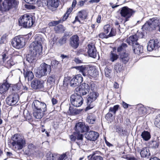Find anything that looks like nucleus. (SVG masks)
Segmentation results:
<instances>
[{"instance_id": "nucleus-1", "label": "nucleus", "mask_w": 160, "mask_h": 160, "mask_svg": "<svg viewBox=\"0 0 160 160\" xmlns=\"http://www.w3.org/2000/svg\"><path fill=\"white\" fill-rule=\"evenodd\" d=\"M32 107L33 110V116L37 119L41 118L47 111L46 104L43 102L37 100L33 101Z\"/></svg>"}, {"instance_id": "nucleus-2", "label": "nucleus", "mask_w": 160, "mask_h": 160, "mask_svg": "<svg viewBox=\"0 0 160 160\" xmlns=\"http://www.w3.org/2000/svg\"><path fill=\"white\" fill-rule=\"evenodd\" d=\"M42 39L38 37L35 41L32 42L29 46L30 51L34 52L37 55H41L42 53Z\"/></svg>"}, {"instance_id": "nucleus-3", "label": "nucleus", "mask_w": 160, "mask_h": 160, "mask_svg": "<svg viewBox=\"0 0 160 160\" xmlns=\"http://www.w3.org/2000/svg\"><path fill=\"white\" fill-rule=\"evenodd\" d=\"M160 25V19L156 17L150 18L143 25L142 28V31H151Z\"/></svg>"}, {"instance_id": "nucleus-4", "label": "nucleus", "mask_w": 160, "mask_h": 160, "mask_svg": "<svg viewBox=\"0 0 160 160\" xmlns=\"http://www.w3.org/2000/svg\"><path fill=\"white\" fill-rule=\"evenodd\" d=\"M51 72V66L45 62L42 63L35 72V75L37 77L41 78L42 77L47 75Z\"/></svg>"}, {"instance_id": "nucleus-5", "label": "nucleus", "mask_w": 160, "mask_h": 160, "mask_svg": "<svg viewBox=\"0 0 160 160\" xmlns=\"http://www.w3.org/2000/svg\"><path fill=\"white\" fill-rule=\"evenodd\" d=\"M12 142L11 144L13 146H15L18 150H21L25 146V139L18 134H16L11 137Z\"/></svg>"}, {"instance_id": "nucleus-6", "label": "nucleus", "mask_w": 160, "mask_h": 160, "mask_svg": "<svg viewBox=\"0 0 160 160\" xmlns=\"http://www.w3.org/2000/svg\"><path fill=\"white\" fill-rule=\"evenodd\" d=\"M19 25L24 28H30L33 25L34 22L32 16L25 14L20 17L18 19Z\"/></svg>"}, {"instance_id": "nucleus-7", "label": "nucleus", "mask_w": 160, "mask_h": 160, "mask_svg": "<svg viewBox=\"0 0 160 160\" xmlns=\"http://www.w3.org/2000/svg\"><path fill=\"white\" fill-rule=\"evenodd\" d=\"M70 100L72 105L76 107L81 106L83 101V98L81 95L77 93L73 94L70 96Z\"/></svg>"}, {"instance_id": "nucleus-8", "label": "nucleus", "mask_w": 160, "mask_h": 160, "mask_svg": "<svg viewBox=\"0 0 160 160\" xmlns=\"http://www.w3.org/2000/svg\"><path fill=\"white\" fill-rule=\"evenodd\" d=\"M135 11L128 7L124 6L121 8L120 14L121 16L125 18L124 23L128 21Z\"/></svg>"}, {"instance_id": "nucleus-9", "label": "nucleus", "mask_w": 160, "mask_h": 160, "mask_svg": "<svg viewBox=\"0 0 160 160\" xmlns=\"http://www.w3.org/2000/svg\"><path fill=\"white\" fill-rule=\"evenodd\" d=\"M99 96V94L97 92L92 91L90 92L87 98V103L88 105L85 108L86 111H88L93 107L94 105L91 104L97 99Z\"/></svg>"}, {"instance_id": "nucleus-10", "label": "nucleus", "mask_w": 160, "mask_h": 160, "mask_svg": "<svg viewBox=\"0 0 160 160\" xmlns=\"http://www.w3.org/2000/svg\"><path fill=\"white\" fill-rule=\"evenodd\" d=\"M23 39L21 36H16L11 41V44L14 48L20 49L23 48L25 45Z\"/></svg>"}, {"instance_id": "nucleus-11", "label": "nucleus", "mask_w": 160, "mask_h": 160, "mask_svg": "<svg viewBox=\"0 0 160 160\" xmlns=\"http://www.w3.org/2000/svg\"><path fill=\"white\" fill-rule=\"evenodd\" d=\"M19 99L18 93H13L9 95L6 99V103L10 106H12L16 104Z\"/></svg>"}, {"instance_id": "nucleus-12", "label": "nucleus", "mask_w": 160, "mask_h": 160, "mask_svg": "<svg viewBox=\"0 0 160 160\" xmlns=\"http://www.w3.org/2000/svg\"><path fill=\"white\" fill-rule=\"evenodd\" d=\"M90 89L89 85L87 83H83L79 87H77L75 89V91L81 95H84L89 92Z\"/></svg>"}, {"instance_id": "nucleus-13", "label": "nucleus", "mask_w": 160, "mask_h": 160, "mask_svg": "<svg viewBox=\"0 0 160 160\" xmlns=\"http://www.w3.org/2000/svg\"><path fill=\"white\" fill-rule=\"evenodd\" d=\"M159 40L158 39H150L148 43L147 49L148 51L151 52L156 50L159 47Z\"/></svg>"}, {"instance_id": "nucleus-14", "label": "nucleus", "mask_w": 160, "mask_h": 160, "mask_svg": "<svg viewBox=\"0 0 160 160\" xmlns=\"http://www.w3.org/2000/svg\"><path fill=\"white\" fill-rule=\"evenodd\" d=\"M74 129L75 132L82 133L88 131L89 128L88 125H85L83 122H79L76 123Z\"/></svg>"}, {"instance_id": "nucleus-15", "label": "nucleus", "mask_w": 160, "mask_h": 160, "mask_svg": "<svg viewBox=\"0 0 160 160\" xmlns=\"http://www.w3.org/2000/svg\"><path fill=\"white\" fill-rule=\"evenodd\" d=\"M83 78L80 74L75 75L73 78H71L70 82V86L75 87L78 86L82 82Z\"/></svg>"}, {"instance_id": "nucleus-16", "label": "nucleus", "mask_w": 160, "mask_h": 160, "mask_svg": "<svg viewBox=\"0 0 160 160\" xmlns=\"http://www.w3.org/2000/svg\"><path fill=\"white\" fill-rule=\"evenodd\" d=\"M44 82L38 79L35 78L31 81V87L35 90H42L44 88Z\"/></svg>"}, {"instance_id": "nucleus-17", "label": "nucleus", "mask_w": 160, "mask_h": 160, "mask_svg": "<svg viewBox=\"0 0 160 160\" xmlns=\"http://www.w3.org/2000/svg\"><path fill=\"white\" fill-rule=\"evenodd\" d=\"M74 68L79 71L84 76H92V70L85 66H79L74 67Z\"/></svg>"}, {"instance_id": "nucleus-18", "label": "nucleus", "mask_w": 160, "mask_h": 160, "mask_svg": "<svg viewBox=\"0 0 160 160\" xmlns=\"http://www.w3.org/2000/svg\"><path fill=\"white\" fill-rule=\"evenodd\" d=\"M134 107L138 110V113L140 115L150 112H149V110H151L152 109H153V108L148 107H144L141 104L136 105Z\"/></svg>"}, {"instance_id": "nucleus-19", "label": "nucleus", "mask_w": 160, "mask_h": 160, "mask_svg": "<svg viewBox=\"0 0 160 160\" xmlns=\"http://www.w3.org/2000/svg\"><path fill=\"white\" fill-rule=\"evenodd\" d=\"M69 45L73 49L77 48L79 45V38L77 35H74L69 39Z\"/></svg>"}, {"instance_id": "nucleus-20", "label": "nucleus", "mask_w": 160, "mask_h": 160, "mask_svg": "<svg viewBox=\"0 0 160 160\" xmlns=\"http://www.w3.org/2000/svg\"><path fill=\"white\" fill-rule=\"evenodd\" d=\"M99 136L98 133L95 131H90L86 132L85 137L87 140L95 141Z\"/></svg>"}, {"instance_id": "nucleus-21", "label": "nucleus", "mask_w": 160, "mask_h": 160, "mask_svg": "<svg viewBox=\"0 0 160 160\" xmlns=\"http://www.w3.org/2000/svg\"><path fill=\"white\" fill-rule=\"evenodd\" d=\"M88 51L87 53L88 56L93 58H95L96 57L97 50L94 46L92 44H89L88 45Z\"/></svg>"}, {"instance_id": "nucleus-22", "label": "nucleus", "mask_w": 160, "mask_h": 160, "mask_svg": "<svg viewBox=\"0 0 160 160\" xmlns=\"http://www.w3.org/2000/svg\"><path fill=\"white\" fill-rule=\"evenodd\" d=\"M37 56L34 52L30 51L29 53L26 55L25 59L30 64L34 63L36 61Z\"/></svg>"}, {"instance_id": "nucleus-23", "label": "nucleus", "mask_w": 160, "mask_h": 160, "mask_svg": "<svg viewBox=\"0 0 160 160\" xmlns=\"http://www.w3.org/2000/svg\"><path fill=\"white\" fill-rule=\"evenodd\" d=\"M11 8H12L5 0L0 6V15H2L4 12L8 11Z\"/></svg>"}, {"instance_id": "nucleus-24", "label": "nucleus", "mask_w": 160, "mask_h": 160, "mask_svg": "<svg viewBox=\"0 0 160 160\" xmlns=\"http://www.w3.org/2000/svg\"><path fill=\"white\" fill-rule=\"evenodd\" d=\"M23 74L26 80H27L28 81L33 80L34 75L32 71L27 70H25V69H23Z\"/></svg>"}, {"instance_id": "nucleus-25", "label": "nucleus", "mask_w": 160, "mask_h": 160, "mask_svg": "<svg viewBox=\"0 0 160 160\" xmlns=\"http://www.w3.org/2000/svg\"><path fill=\"white\" fill-rule=\"evenodd\" d=\"M138 39V38L137 35H133L130 36L126 40V41L129 45H132V46L133 47V45L138 43L137 42Z\"/></svg>"}, {"instance_id": "nucleus-26", "label": "nucleus", "mask_w": 160, "mask_h": 160, "mask_svg": "<svg viewBox=\"0 0 160 160\" xmlns=\"http://www.w3.org/2000/svg\"><path fill=\"white\" fill-rule=\"evenodd\" d=\"M119 59L121 62L124 64L127 63L129 59V54L126 52L119 53Z\"/></svg>"}, {"instance_id": "nucleus-27", "label": "nucleus", "mask_w": 160, "mask_h": 160, "mask_svg": "<svg viewBox=\"0 0 160 160\" xmlns=\"http://www.w3.org/2000/svg\"><path fill=\"white\" fill-rule=\"evenodd\" d=\"M59 0H48L46 1L47 6L50 9L52 8H57L59 5Z\"/></svg>"}, {"instance_id": "nucleus-28", "label": "nucleus", "mask_w": 160, "mask_h": 160, "mask_svg": "<svg viewBox=\"0 0 160 160\" xmlns=\"http://www.w3.org/2000/svg\"><path fill=\"white\" fill-rule=\"evenodd\" d=\"M132 48L135 54H139L143 52V46L139 45L138 43L133 45Z\"/></svg>"}, {"instance_id": "nucleus-29", "label": "nucleus", "mask_w": 160, "mask_h": 160, "mask_svg": "<svg viewBox=\"0 0 160 160\" xmlns=\"http://www.w3.org/2000/svg\"><path fill=\"white\" fill-rule=\"evenodd\" d=\"M150 145L152 148L154 149H156L160 147V136L157 137L156 140H152Z\"/></svg>"}, {"instance_id": "nucleus-30", "label": "nucleus", "mask_w": 160, "mask_h": 160, "mask_svg": "<svg viewBox=\"0 0 160 160\" xmlns=\"http://www.w3.org/2000/svg\"><path fill=\"white\" fill-rule=\"evenodd\" d=\"M82 110L78 109L72 106L70 104L68 113L71 115H75L79 114Z\"/></svg>"}, {"instance_id": "nucleus-31", "label": "nucleus", "mask_w": 160, "mask_h": 160, "mask_svg": "<svg viewBox=\"0 0 160 160\" xmlns=\"http://www.w3.org/2000/svg\"><path fill=\"white\" fill-rule=\"evenodd\" d=\"M10 87V85L6 82L0 85V93L1 94L5 93Z\"/></svg>"}, {"instance_id": "nucleus-32", "label": "nucleus", "mask_w": 160, "mask_h": 160, "mask_svg": "<svg viewBox=\"0 0 160 160\" xmlns=\"http://www.w3.org/2000/svg\"><path fill=\"white\" fill-rule=\"evenodd\" d=\"M48 74L47 82L52 85H54L55 83V81L56 80V76L55 74H52L51 72Z\"/></svg>"}, {"instance_id": "nucleus-33", "label": "nucleus", "mask_w": 160, "mask_h": 160, "mask_svg": "<svg viewBox=\"0 0 160 160\" xmlns=\"http://www.w3.org/2000/svg\"><path fill=\"white\" fill-rule=\"evenodd\" d=\"M66 28L62 24H59L54 28V30L57 33H62L65 31Z\"/></svg>"}, {"instance_id": "nucleus-34", "label": "nucleus", "mask_w": 160, "mask_h": 160, "mask_svg": "<svg viewBox=\"0 0 160 160\" xmlns=\"http://www.w3.org/2000/svg\"><path fill=\"white\" fill-rule=\"evenodd\" d=\"M141 136L143 139L145 141H148L151 138L150 133L148 131L145 130L142 132Z\"/></svg>"}, {"instance_id": "nucleus-35", "label": "nucleus", "mask_w": 160, "mask_h": 160, "mask_svg": "<svg viewBox=\"0 0 160 160\" xmlns=\"http://www.w3.org/2000/svg\"><path fill=\"white\" fill-rule=\"evenodd\" d=\"M116 132L120 136H124L126 135L127 131L126 129H124L122 127L119 126H117L116 128Z\"/></svg>"}, {"instance_id": "nucleus-36", "label": "nucleus", "mask_w": 160, "mask_h": 160, "mask_svg": "<svg viewBox=\"0 0 160 160\" xmlns=\"http://www.w3.org/2000/svg\"><path fill=\"white\" fill-rule=\"evenodd\" d=\"M96 117L93 114L88 115L86 119V121L89 124H92L95 123L96 120Z\"/></svg>"}, {"instance_id": "nucleus-37", "label": "nucleus", "mask_w": 160, "mask_h": 160, "mask_svg": "<svg viewBox=\"0 0 160 160\" xmlns=\"http://www.w3.org/2000/svg\"><path fill=\"white\" fill-rule=\"evenodd\" d=\"M149 150L147 147L142 148L141 150L140 154L142 157L144 158L149 156L150 153L149 152Z\"/></svg>"}, {"instance_id": "nucleus-38", "label": "nucleus", "mask_w": 160, "mask_h": 160, "mask_svg": "<svg viewBox=\"0 0 160 160\" xmlns=\"http://www.w3.org/2000/svg\"><path fill=\"white\" fill-rule=\"evenodd\" d=\"M51 65L50 66H51V67H52V68L54 69L59 68L61 66L60 62L56 60H52L51 61Z\"/></svg>"}, {"instance_id": "nucleus-39", "label": "nucleus", "mask_w": 160, "mask_h": 160, "mask_svg": "<svg viewBox=\"0 0 160 160\" xmlns=\"http://www.w3.org/2000/svg\"><path fill=\"white\" fill-rule=\"evenodd\" d=\"M5 1L8 3L12 8H16L19 4V1L18 0H5Z\"/></svg>"}, {"instance_id": "nucleus-40", "label": "nucleus", "mask_w": 160, "mask_h": 160, "mask_svg": "<svg viewBox=\"0 0 160 160\" xmlns=\"http://www.w3.org/2000/svg\"><path fill=\"white\" fill-rule=\"evenodd\" d=\"M127 44L124 43H122L120 46H119L117 49V52L119 53H121V52H125L126 49L127 47Z\"/></svg>"}, {"instance_id": "nucleus-41", "label": "nucleus", "mask_w": 160, "mask_h": 160, "mask_svg": "<svg viewBox=\"0 0 160 160\" xmlns=\"http://www.w3.org/2000/svg\"><path fill=\"white\" fill-rule=\"evenodd\" d=\"M78 15L81 19L83 20L86 19L87 17V15L86 10H82L78 12Z\"/></svg>"}, {"instance_id": "nucleus-42", "label": "nucleus", "mask_w": 160, "mask_h": 160, "mask_svg": "<svg viewBox=\"0 0 160 160\" xmlns=\"http://www.w3.org/2000/svg\"><path fill=\"white\" fill-rule=\"evenodd\" d=\"M20 85L19 83L12 85L11 86L12 91L15 92H13L14 93H17L18 91L20 89Z\"/></svg>"}, {"instance_id": "nucleus-43", "label": "nucleus", "mask_w": 160, "mask_h": 160, "mask_svg": "<svg viewBox=\"0 0 160 160\" xmlns=\"http://www.w3.org/2000/svg\"><path fill=\"white\" fill-rule=\"evenodd\" d=\"M57 154L55 153H51V152H49L47 153L46 155V159L45 160H55V157Z\"/></svg>"}, {"instance_id": "nucleus-44", "label": "nucleus", "mask_w": 160, "mask_h": 160, "mask_svg": "<svg viewBox=\"0 0 160 160\" xmlns=\"http://www.w3.org/2000/svg\"><path fill=\"white\" fill-rule=\"evenodd\" d=\"M88 160H103L102 158L100 156L90 155L88 156Z\"/></svg>"}, {"instance_id": "nucleus-45", "label": "nucleus", "mask_w": 160, "mask_h": 160, "mask_svg": "<svg viewBox=\"0 0 160 160\" xmlns=\"http://www.w3.org/2000/svg\"><path fill=\"white\" fill-rule=\"evenodd\" d=\"M119 107V105H114L112 107H111L109 109V112H112L113 114L115 115L117 111H118Z\"/></svg>"}, {"instance_id": "nucleus-46", "label": "nucleus", "mask_w": 160, "mask_h": 160, "mask_svg": "<svg viewBox=\"0 0 160 160\" xmlns=\"http://www.w3.org/2000/svg\"><path fill=\"white\" fill-rule=\"evenodd\" d=\"M113 114H112L109 112L108 113L106 114L105 118L107 120L111 122L114 118V116H113Z\"/></svg>"}, {"instance_id": "nucleus-47", "label": "nucleus", "mask_w": 160, "mask_h": 160, "mask_svg": "<svg viewBox=\"0 0 160 160\" xmlns=\"http://www.w3.org/2000/svg\"><path fill=\"white\" fill-rule=\"evenodd\" d=\"M123 66L122 64L121 65L119 63H117L114 66V68L116 72H120L123 69Z\"/></svg>"}, {"instance_id": "nucleus-48", "label": "nucleus", "mask_w": 160, "mask_h": 160, "mask_svg": "<svg viewBox=\"0 0 160 160\" xmlns=\"http://www.w3.org/2000/svg\"><path fill=\"white\" fill-rule=\"evenodd\" d=\"M104 73L105 76L109 77L112 75V70L108 67H106L104 69Z\"/></svg>"}, {"instance_id": "nucleus-49", "label": "nucleus", "mask_w": 160, "mask_h": 160, "mask_svg": "<svg viewBox=\"0 0 160 160\" xmlns=\"http://www.w3.org/2000/svg\"><path fill=\"white\" fill-rule=\"evenodd\" d=\"M71 78L69 77H65L63 81V85L64 87L68 86L69 83L70 84V82Z\"/></svg>"}, {"instance_id": "nucleus-50", "label": "nucleus", "mask_w": 160, "mask_h": 160, "mask_svg": "<svg viewBox=\"0 0 160 160\" xmlns=\"http://www.w3.org/2000/svg\"><path fill=\"white\" fill-rule=\"evenodd\" d=\"M110 60L113 62L118 58V56L116 54L111 52L110 55Z\"/></svg>"}, {"instance_id": "nucleus-51", "label": "nucleus", "mask_w": 160, "mask_h": 160, "mask_svg": "<svg viewBox=\"0 0 160 160\" xmlns=\"http://www.w3.org/2000/svg\"><path fill=\"white\" fill-rule=\"evenodd\" d=\"M62 21L61 20H59L57 21H53L49 22L48 24V25L50 27L55 26L61 23Z\"/></svg>"}, {"instance_id": "nucleus-52", "label": "nucleus", "mask_w": 160, "mask_h": 160, "mask_svg": "<svg viewBox=\"0 0 160 160\" xmlns=\"http://www.w3.org/2000/svg\"><path fill=\"white\" fill-rule=\"evenodd\" d=\"M8 35L6 33L4 34L0 39V44L5 43L7 42V38Z\"/></svg>"}, {"instance_id": "nucleus-53", "label": "nucleus", "mask_w": 160, "mask_h": 160, "mask_svg": "<svg viewBox=\"0 0 160 160\" xmlns=\"http://www.w3.org/2000/svg\"><path fill=\"white\" fill-rule=\"evenodd\" d=\"M81 133L74 132H73V134L76 136V139L78 140H82L83 135L82 134H81Z\"/></svg>"}, {"instance_id": "nucleus-54", "label": "nucleus", "mask_w": 160, "mask_h": 160, "mask_svg": "<svg viewBox=\"0 0 160 160\" xmlns=\"http://www.w3.org/2000/svg\"><path fill=\"white\" fill-rule=\"evenodd\" d=\"M29 34H27L24 36H21V38L23 39L24 40V43L25 44V42H27L29 40L30 37Z\"/></svg>"}, {"instance_id": "nucleus-55", "label": "nucleus", "mask_w": 160, "mask_h": 160, "mask_svg": "<svg viewBox=\"0 0 160 160\" xmlns=\"http://www.w3.org/2000/svg\"><path fill=\"white\" fill-rule=\"evenodd\" d=\"M67 39V38H66L63 36L62 38L59 39L58 42L61 45H62L66 42Z\"/></svg>"}, {"instance_id": "nucleus-56", "label": "nucleus", "mask_w": 160, "mask_h": 160, "mask_svg": "<svg viewBox=\"0 0 160 160\" xmlns=\"http://www.w3.org/2000/svg\"><path fill=\"white\" fill-rule=\"evenodd\" d=\"M104 32L106 33L107 34L109 32L110 29V28L109 25L108 24L105 25L103 27Z\"/></svg>"}, {"instance_id": "nucleus-57", "label": "nucleus", "mask_w": 160, "mask_h": 160, "mask_svg": "<svg viewBox=\"0 0 160 160\" xmlns=\"http://www.w3.org/2000/svg\"><path fill=\"white\" fill-rule=\"evenodd\" d=\"M72 35V33L70 31H65L63 37L66 38H68Z\"/></svg>"}, {"instance_id": "nucleus-58", "label": "nucleus", "mask_w": 160, "mask_h": 160, "mask_svg": "<svg viewBox=\"0 0 160 160\" xmlns=\"http://www.w3.org/2000/svg\"><path fill=\"white\" fill-rule=\"evenodd\" d=\"M99 36L100 38H109V37L108 36V35H106V33H105L104 32H102L100 33L99 34Z\"/></svg>"}, {"instance_id": "nucleus-59", "label": "nucleus", "mask_w": 160, "mask_h": 160, "mask_svg": "<svg viewBox=\"0 0 160 160\" xmlns=\"http://www.w3.org/2000/svg\"><path fill=\"white\" fill-rule=\"evenodd\" d=\"M2 59L3 62H5V61H7V60L8 58V56L5 53H3L2 55Z\"/></svg>"}, {"instance_id": "nucleus-60", "label": "nucleus", "mask_w": 160, "mask_h": 160, "mask_svg": "<svg viewBox=\"0 0 160 160\" xmlns=\"http://www.w3.org/2000/svg\"><path fill=\"white\" fill-rule=\"evenodd\" d=\"M160 122V114L157 116L154 121V124L156 125H158Z\"/></svg>"}, {"instance_id": "nucleus-61", "label": "nucleus", "mask_w": 160, "mask_h": 160, "mask_svg": "<svg viewBox=\"0 0 160 160\" xmlns=\"http://www.w3.org/2000/svg\"><path fill=\"white\" fill-rule=\"evenodd\" d=\"M90 84L91 89L92 91H93L94 90V89L96 88V84L93 82H91Z\"/></svg>"}, {"instance_id": "nucleus-62", "label": "nucleus", "mask_w": 160, "mask_h": 160, "mask_svg": "<svg viewBox=\"0 0 160 160\" xmlns=\"http://www.w3.org/2000/svg\"><path fill=\"white\" fill-rule=\"evenodd\" d=\"M51 101L53 105H55L57 104L58 103V100L54 98H52Z\"/></svg>"}, {"instance_id": "nucleus-63", "label": "nucleus", "mask_w": 160, "mask_h": 160, "mask_svg": "<svg viewBox=\"0 0 160 160\" xmlns=\"http://www.w3.org/2000/svg\"><path fill=\"white\" fill-rule=\"evenodd\" d=\"M7 62L8 64H9L10 66H13L15 64V62H13L12 59L8 60Z\"/></svg>"}, {"instance_id": "nucleus-64", "label": "nucleus", "mask_w": 160, "mask_h": 160, "mask_svg": "<svg viewBox=\"0 0 160 160\" xmlns=\"http://www.w3.org/2000/svg\"><path fill=\"white\" fill-rule=\"evenodd\" d=\"M66 156V154H62L59 157L57 160H63Z\"/></svg>"}]
</instances>
